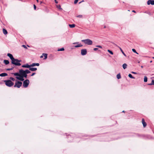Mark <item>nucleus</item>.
<instances>
[{
	"label": "nucleus",
	"mask_w": 154,
	"mask_h": 154,
	"mask_svg": "<svg viewBox=\"0 0 154 154\" xmlns=\"http://www.w3.org/2000/svg\"><path fill=\"white\" fill-rule=\"evenodd\" d=\"M122 66L123 69H125L127 68V65L126 63H124L123 64Z\"/></svg>",
	"instance_id": "b1692460"
},
{
	"label": "nucleus",
	"mask_w": 154,
	"mask_h": 154,
	"mask_svg": "<svg viewBox=\"0 0 154 154\" xmlns=\"http://www.w3.org/2000/svg\"><path fill=\"white\" fill-rule=\"evenodd\" d=\"M22 46L25 48H26V49L27 48L26 47V46L25 45H22Z\"/></svg>",
	"instance_id": "4c0bfd02"
},
{
	"label": "nucleus",
	"mask_w": 154,
	"mask_h": 154,
	"mask_svg": "<svg viewBox=\"0 0 154 154\" xmlns=\"http://www.w3.org/2000/svg\"><path fill=\"white\" fill-rule=\"evenodd\" d=\"M87 51L86 49H82L81 50V54L82 55H84L87 54Z\"/></svg>",
	"instance_id": "6e6552de"
},
{
	"label": "nucleus",
	"mask_w": 154,
	"mask_h": 154,
	"mask_svg": "<svg viewBox=\"0 0 154 154\" xmlns=\"http://www.w3.org/2000/svg\"><path fill=\"white\" fill-rule=\"evenodd\" d=\"M147 81V78L146 76L144 77V82H146Z\"/></svg>",
	"instance_id": "bb28decb"
},
{
	"label": "nucleus",
	"mask_w": 154,
	"mask_h": 154,
	"mask_svg": "<svg viewBox=\"0 0 154 154\" xmlns=\"http://www.w3.org/2000/svg\"><path fill=\"white\" fill-rule=\"evenodd\" d=\"M10 80H12V81H14L15 80V79H14V78H12V77H10Z\"/></svg>",
	"instance_id": "72a5a7b5"
},
{
	"label": "nucleus",
	"mask_w": 154,
	"mask_h": 154,
	"mask_svg": "<svg viewBox=\"0 0 154 154\" xmlns=\"http://www.w3.org/2000/svg\"><path fill=\"white\" fill-rule=\"evenodd\" d=\"M122 112H123L125 113V111L123 110V111H122Z\"/></svg>",
	"instance_id": "8fccbe9b"
},
{
	"label": "nucleus",
	"mask_w": 154,
	"mask_h": 154,
	"mask_svg": "<svg viewBox=\"0 0 154 154\" xmlns=\"http://www.w3.org/2000/svg\"><path fill=\"white\" fill-rule=\"evenodd\" d=\"M132 51H133V52H134V53H136V54H138V53H137V52H136V50H135L134 49H132Z\"/></svg>",
	"instance_id": "473e14b6"
},
{
	"label": "nucleus",
	"mask_w": 154,
	"mask_h": 154,
	"mask_svg": "<svg viewBox=\"0 0 154 154\" xmlns=\"http://www.w3.org/2000/svg\"><path fill=\"white\" fill-rule=\"evenodd\" d=\"M107 51L109 53L111 54H112V55L113 54V52L112 51H110V50H107Z\"/></svg>",
	"instance_id": "2f4dec72"
},
{
	"label": "nucleus",
	"mask_w": 154,
	"mask_h": 154,
	"mask_svg": "<svg viewBox=\"0 0 154 154\" xmlns=\"http://www.w3.org/2000/svg\"><path fill=\"white\" fill-rule=\"evenodd\" d=\"M23 78L24 77L23 76H20V77L17 76L16 77V78H17V79L18 80H20V81H24V79H23Z\"/></svg>",
	"instance_id": "9d476101"
},
{
	"label": "nucleus",
	"mask_w": 154,
	"mask_h": 154,
	"mask_svg": "<svg viewBox=\"0 0 154 154\" xmlns=\"http://www.w3.org/2000/svg\"><path fill=\"white\" fill-rule=\"evenodd\" d=\"M132 12H134V13H136V11L134 10H133Z\"/></svg>",
	"instance_id": "de8ad7c7"
},
{
	"label": "nucleus",
	"mask_w": 154,
	"mask_h": 154,
	"mask_svg": "<svg viewBox=\"0 0 154 154\" xmlns=\"http://www.w3.org/2000/svg\"><path fill=\"white\" fill-rule=\"evenodd\" d=\"M115 45V46H116V47H118V48H119V49H120V51H121L122 52V53L125 56H126V55L125 54L124 52L122 50V48L120 47H119V46H118L117 45H116V44H114Z\"/></svg>",
	"instance_id": "f8f14e48"
},
{
	"label": "nucleus",
	"mask_w": 154,
	"mask_h": 154,
	"mask_svg": "<svg viewBox=\"0 0 154 154\" xmlns=\"http://www.w3.org/2000/svg\"><path fill=\"white\" fill-rule=\"evenodd\" d=\"M57 7L58 9L60 10H62V9L61 8V6L60 5H57Z\"/></svg>",
	"instance_id": "a878e982"
},
{
	"label": "nucleus",
	"mask_w": 154,
	"mask_h": 154,
	"mask_svg": "<svg viewBox=\"0 0 154 154\" xmlns=\"http://www.w3.org/2000/svg\"><path fill=\"white\" fill-rule=\"evenodd\" d=\"M117 78L118 79H119L121 78V76L120 73H119L117 75Z\"/></svg>",
	"instance_id": "412c9836"
},
{
	"label": "nucleus",
	"mask_w": 154,
	"mask_h": 154,
	"mask_svg": "<svg viewBox=\"0 0 154 154\" xmlns=\"http://www.w3.org/2000/svg\"><path fill=\"white\" fill-rule=\"evenodd\" d=\"M78 43H79L78 42H76L74 43L73 44H78Z\"/></svg>",
	"instance_id": "37998d69"
},
{
	"label": "nucleus",
	"mask_w": 154,
	"mask_h": 154,
	"mask_svg": "<svg viewBox=\"0 0 154 154\" xmlns=\"http://www.w3.org/2000/svg\"><path fill=\"white\" fill-rule=\"evenodd\" d=\"M8 75L7 74L5 73H3L0 74V76H6Z\"/></svg>",
	"instance_id": "dca6fc26"
},
{
	"label": "nucleus",
	"mask_w": 154,
	"mask_h": 154,
	"mask_svg": "<svg viewBox=\"0 0 154 154\" xmlns=\"http://www.w3.org/2000/svg\"><path fill=\"white\" fill-rule=\"evenodd\" d=\"M29 83V81L28 79L25 80L23 82V86L24 88H27Z\"/></svg>",
	"instance_id": "20e7f679"
},
{
	"label": "nucleus",
	"mask_w": 154,
	"mask_h": 154,
	"mask_svg": "<svg viewBox=\"0 0 154 154\" xmlns=\"http://www.w3.org/2000/svg\"><path fill=\"white\" fill-rule=\"evenodd\" d=\"M43 55H42V56H40V58H43Z\"/></svg>",
	"instance_id": "49530a36"
},
{
	"label": "nucleus",
	"mask_w": 154,
	"mask_h": 154,
	"mask_svg": "<svg viewBox=\"0 0 154 154\" xmlns=\"http://www.w3.org/2000/svg\"><path fill=\"white\" fill-rule=\"evenodd\" d=\"M43 55L44 57V59H46L47 57V54H46L43 53L42 54Z\"/></svg>",
	"instance_id": "4be33fe9"
},
{
	"label": "nucleus",
	"mask_w": 154,
	"mask_h": 154,
	"mask_svg": "<svg viewBox=\"0 0 154 154\" xmlns=\"http://www.w3.org/2000/svg\"><path fill=\"white\" fill-rule=\"evenodd\" d=\"M12 74L15 76H20V73H13Z\"/></svg>",
	"instance_id": "aec40b11"
},
{
	"label": "nucleus",
	"mask_w": 154,
	"mask_h": 154,
	"mask_svg": "<svg viewBox=\"0 0 154 154\" xmlns=\"http://www.w3.org/2000/svg\"><path fill=\"white\" fill-rule=\"evenodd\" d=\"M152 62V61L151 60L150 61V63H151Z\"/></svg>",
	"instance_id": "3c124183"
},
{
	"label": "nucleus",
	"mask_w": 154,
	"mask_h": 154,
	"mask_svg": "<svg viewBox=\"0 0 154 154\" xmlns=\"http://www.w3.org/2000/svg\"><path fill=\"white\" fill-rule=\"evenodd\" d=\"M14 68V67H12L11 68H8L6 69L8 71H10L13 70V69Z\"/></svg>",
	"instance_id": "7c9ffc66"
},
{
	"label": "nucleus",
	"mask_w": 154,
	"mask_h": 154,
	"mask_svg": "<svg viewBox=\"0 0 154 154\" xmlns=\"http://www.w3.org/2000/svg\"><path fill=\"white\" fill-rule=\"evenodd\" d=\"M15 60H14V63H12L13 64H14L17 66H20L21 65V64L20 63V62L21 61V60H19L17 59H15Z\"/></svg>",
	"instance_id": "7ed1b4c3"
},
{
	"label": "nucleus",
	"mask_w": 154,
	"mask_h": 154,
	"mask_svg": "<svg viewBox=\"0 0 154 154\" xmlns=\"http://www.w3.org/2000/svg\"><path fill=\"white\" fill-rule=\"evenodd\" d=\"M33 6H34V10H35L36 9V5H34Z\"/></svg>",
	"instance_id": "58836bf2"
},
{
	"label": "nucleus",
	"mask_w": 154,
	"mask_h": 154,
	"mask_svg": "<svg viewBox=\"0 0 154 154\" xmlns=\"http://www.w3.org/2000/svg\"><path fill=\"white\" fill-rule=\"evenodd\" d=\"M30 65V67H33L35 66H38L39 65V64L38 63H32V64Z\"/></svg>",
	"instance_id": "ddd939ff"
},
{
	"label": "nucleus",
	"mask_w": 154,
	"mask_h": 154,
	"mask_svg": "<svg viewBox=\"0 0 154 154\" xmlns=\"http://www.w3.org/2000/svg\"><path fill=\"white\" fill-rule=\"evenodd\" d=\"M69 26L70 28H72L74 27L75 26V24H69Z\"/></svg>",
	"instance_id": "6ab92c4d"
},
{
	"label": "nucleus",
	"mask_w": 154,
	"mask_h": 154,
	"mask_svg": "<svg viewBox=\"0 0 154 154\" xmlns=\"http://www.w3.org/2000/svg\"><path fill=\"white\" fill-rule=\"evenodd\" d=\"M148 85H154V80H152V81L151 83L150 84H148Z\"/></svg>",
	"instance_id": "cd10ccee"
},
{
	"label": "nucleus",
	"mask_w": 154,
	"mask_h": 154,
	"mask_svg": "<svg viewBox=\"0 0 154 154\" xmlns=\"http://www.w3.org/2000/svg\"><path fill=\"white\" fill-rule=\"evenodd\" d=\"M82 45L81 44H79L78 45H75V48H78V47H79L82 46Z\"/></svg>",
	"instance_id": "5701e85b"
},
{
	"label": "nucleus",
	"mask_w": 154,
	"mask_h": 154,
	"mask_svg": "<svg viewBox=\"0 0 154 154\" xmlns=\"http://www.w3.org/2000/svg\"><path fill=\"white\" fill-rule=\"evenodd\" d=\"M22 82L20 81H17L15 82L14 87L20 88L22 86Z\"/></svg>",
	"instance_id": "39448f33"
},
{
	"label": "nucleus",
	"mask_w": 154,
	"mask_h": 154,
	"mask_svg": "<svg viewBox=\"0 0 154 154\" xmlns=\"http://www.w3.org/2000/svg\"><path fill=\"white\" fill-rule=\"evenodd\" d=\"M35 73H32V74L30 75L31 76H33L34 75H35Z\"/></svg>",
	"instance_id": "a19ab883"
},
{
	"label": "nucleus",
	"mask_w": 154,
	"mask_h": 154,
	"mask_svg": "<svg viewBox=\"0 0 154 154\" xmlns=\"http://www.w3.org/2000/svg\"><path fill=\"white\" fill-rule=\"evenodd\" d=\"M3 32L4 33V34L5 35H6L8 33V32L7 30L4 29H3Z\"/></svg>",
	"instance_id": "a211bd4d"
},
{
	"label": "nucleus",
	"mask_w": 154,
	"mask_h": 154,
	"mask_svg": "<svg viewBox=\"0 0 154 154\" xmlns=\"http://www.w3.org/2000/svg\"><path fill=\"white\" fill-rule=\"evenodd\" d=\"M77 17L82 18V15H79L77 16Z\"/></svg>",
	"instance_id": "f704fd0d"
},
{
	"label": "nucleus",
	"mask_w": 154,
	"mask_h": 154,
	"mask_svg": "<svg viewBox=\"0 0 154 154\" xmlns=\"http://www.w3.org/2000/svg\"><path fill=\"white\" fill-rule=\"evenodd\" d=\"M142 122L143 125L144 127H145L146 126V123L145 122L144 119H142Z\"/></svg>",
	"instance_id": "9b49d317"
},
{
	"label": "nucleus",
	"mask_w": 154,
	"mask_h": 154,
	"mask_svg": "<svg viewBox=\"0 0 154 154\" xmlns=\"http://www.w3.org/2000/svg\"><path fill=\"white\" fill-rule=\"evenodd\" d=\"M128 76L130 78H132V79H135V78L133 77L132 75H131V74H129V75H128Z\"/></svg>",
	"instance_id": "c85d7f7f"
},
{
	"label": "nucleus",
	"mask_w": 154,
	"mask_h": 154,
	"mask_svg": "<svg viewBox=\"0 0 154 154\" xmlns=\"http://www.w3.org/2000/svg\"><path fill=\"white\" fill-rule=\"evenodd\" d=\"M23 77H24V78H27V74H26V73H25V74H24V75H23Z\"/></svg>",
	"instance_id": "c9c22d12"
},
{
	"label": "nucleus",
	"mask_w": 154,
	"mask_h": 154,
	"mask_svg": "<svg viewBox=\"0 0 154 154\" xmlns=\"http://www.w3.org/2000/svg\"><path fill=\"white\" fill-rule=\"evenodd\" d=\"M36 0V1H37V2H38V0Z\"/></svg>",
	"instance_id": "603ef678"
},
{
	"label": "nucleus",
	"mask_w": 154,
	"mask_h": 154,
	"mask_svg": "<svg viewBox=\"0 0 154 154\" xmlns=\"http://www.w3.org/2000/svg\"><path fill=\"white\" fill-rule=\"evenodd\" d=\"M64 50V49L63 48H62L60 49H58L57 50L58 51H62Z\"/></svg>",
	"instance_id": "c756f323"
},
{
	"label": "nucleus",
	"mask_w": 154,
	"mask_h": 154,
	"mask_svg": "<svg viewBox=\"0 0 154 154\" xmlns=\"http://www.w3.org/2000/svg\"><path fill=\"white\" fill-rule=\"evenodd\" d=\"M147 4L148 5H154V0H149L147 2Z\"/></svg>",
	"instance_id": "1a4fd4ad"
},
{
	"label": "nucleus",
	"mask_w": 154,
	"mask_h": 154,
	"mask_svg": "<svg viewBox=\"0 0 154 154\" xmlns=\"http://www.w3.org/2000/svg\"><path fill=\"white\" fill-rule=\"evenodd\" d=\"M37 70V68L30 67L29 68V70L32 71H35Z\"/></svg>",
	"instance_id": "2eb2a0df"
},
{
	"label": "nucleus",
	"mask_w": 154,
	"mask_h": 154,
	"mask_svg": "<svg viewBox=\"0 0 154 154\" xmlns=\"http://www.w3.org/2000/svg\"><path fill=\"white\" fill-rule=\"evenodd\" d=\"M78 1V0H75L74 2V3L75 4H76L77 3Z\"/></svg>",
	"instance_id": "e433bc0d"
},
{
	"label": "nucleus",
	"mask_w": 154,
	"mask_h": 154,
	"mask_svg": "<svg viewBox=\"0 0 154 154\" xmlns=\"http://www.w3.org/2000/svg\"><path fill=\"white\" fill-rule=\"evenodd\" d=\"M141 67L142 68H143V66H141Z\"/></svg>",
	"instance_id": "864d4df0"
},
{
	"label": "nucleus",
	"mask_w": 154,
	"mask_h": 154,
	"mask_svg": "<svg viewBox=\"0 0 154 154\" xmlns=\"http://www.w3.org/2000/svg\"><path fill=\"white\" fill-rule=\"evenodd\" d=\"M23 67H25L26 68H29L30 67V65H29L28 64H26L22 66Z\"/></svg>",
	"instance_id": "4468645a"
},
{
	"label": "nucleus",
	"mask_w": 154,
	"mask_h": 154,
	"mask_svg": "<svg viewBox=\"0 0 154 154\" xmlns=\"http://www.w3.org/2000/svg\"><path fill=\"white\" fill-rule=\"evenodd\" d=\"M19 73H20V76H23L25 74V70L21 69L19 70Z\"/></svg>",
	"instance_id": "0eeeda50"
},
{
	"label": "nucleus",
	"mask_w": 154,
	"mask_h": 154,
	"mask_svg": "<svg viewBox=\"0 0 154 154\" xmlns=\"http://www.w3.org/2000/svg\"><path fill=\"white\" fill-rule=\"evenodd\" d=\"M98 50V48H94V51H97V50Z\"/></svg>",
	"instance_id": "79ce46f5"
},
{
	"label": "nucleus",
	"mask_w": 154,
	"mask_h": 154,
	"mask_svg": "<svg viewBox=\"0 0 154 154\" xmlns=\"http://www.w3.org/2000/svg\"><path fill=\"white\" fill-rule=\"evenodd\" d=\"M7 56L10 58V59L11 60V63H14V60H15V58L13 57L12 55L10 53H8L7 54Z\"/></svg>",
	"instance_id": "423d86ee"
},
{
	"label": "nucleus",
	"mask_w": 154,
	"mask_h": 154,
	"mask_svg": "<svg viewBox=\"0 0 154 154\" xmlns=\"http://www.w3.org/2000/svg\"><path fill=\"white\" fill-rule=\"evenodd\" d=\"M96 47H99L100 48H102V46H101L100 45H96Z\"/></svg>",
	"instance_id": "ea45409f"
},
{
	"label": "nucleus",
	"mask_w": 154,
	"mask_h": 154,
	"mask_svg": "<svg viewBox=\"0 0 154 154\" xmlns=\"http://www.w3.org/2000/svg\"><path fill=\"white\" fill-rule=\"evenodd\" d=\"M55 3H58L57 1L56 0L55 1Z\"/></svg>",
	"instance_id": "a18cd8bd"
},
{
	"label": "nucleus",
	"mask_w": 154,
	"mask_h": 154,
	"mask_svg": "<svg viewBox=\"0 0 154 154\" xmlns=\"http://www.w3.org/2000/svg\"><path fill=\"white\" fill-rule=\"evenodd\" d=\"M82 41L85 43V44L88 45H91L92 44V41L89 39L83 40Z\"/></svg>",
	"instance_id": "f03ea898"
},
{
	"label": "nucleus",
	"mask_w": 154,
	"mask_h": 154,
	"mask_svg": "<svg viewBox=\"0 0 154 154\" xmlns=\"http://www.w3.org/2000/svg\"><path fill=\"white\" fill-rule=\"evenodd\" d=\"M43 3V2L42 1L40 2V4H41L42 3Z\"/></svg>",
	"instance_id": "09e8293b"
},
{
	"label": "nucleus",
	"mask_w": 154,
	"mask_h": 154,
	"mask_svg": "<svg viewBox=\"0 0 154 154\" xmlns=\"http://www.w3.org/2000/svg\"><path fill=\"white\" fill-rule=\"evenodd\" d=\"M25 73L27 74L30 73L31 72L28 69H26L25 70Z\"/></svg>",
	"instance_id": "393cba45"
},
{
	"label": "nucleus",
	"mask_w": 154,
	"mask_h": 154,
	"mask_svg": "<svg viewBox=\"0 0 154 154\" xmlns=\"http://www.w3.org/2000/svg\"><path fill=\"white\" fill-rule=\"evenodd\" d=\"M4 62L6 65L8 64L9 63V61L7 60H4Z\"/></svg>",
	"instance_id": "f3484780"
},
{
	"label": "nucleus",
	"mask_w": 154,
	"mask_h": 154,
	"mask_svg": "<svg viewBox=\"0 0 154 154\" xmlns=\"http://www.w3.org/2000/svg\"><path fill=\"white\" fill-rule=\"evenodd\" d=\"M131 73H132L134 74H136V72H131Z\"/></svg>",
	"instance_id": "c03bdc74"
},
{
	"label": "nucleus",
	"mask_w": 154,
	"mask_h": 154,
	"mask_svg": "<svg viewBox=\"0 0 154 154\" xmlns=\"http://www.w3.org/2000/svg\"><path fill=\"white\" fill-rule=\"evenodd\" d=\"M5 85L11 87L13 86L14 84L13 82L10 80H6L4 81Z\"/></svg>",
	"instance_id": "f257e3e1"
},
{
	"label": "nucleus",
	"mask_w": 154,
	"mask_h": 154,
	"mask_svg": "<svg viewBox=\"0 0 154 154\" xmlns=\"http://www.w3.org/2000/svg\"><path fill=\"white\" fill-rule=\"evenodd\" d=\"M152 58L154 59V57H152Z\"/></svg>",
	"instance_id": "5fc2aeb1"
}]
</instances>
